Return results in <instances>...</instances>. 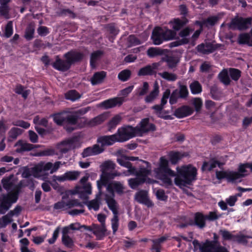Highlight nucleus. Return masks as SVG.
I'll use <instances>...</instances> for the list:
<instances>
[{
	"instance_id": "obj_1",
	"label": "nucleus",
	"mask_w": 252,
	"mask_h": 252,
	"mask_svg": "<svg viewBox=\"0 0 252 252\" xmlns=\"http://www.w3.org/2000/svg\"><path fill=\"white\" fill-rule=\"evenodd\" d=\"M176 170L177 172L171 169L168 165V160L165 157H161L159 159L158 167L155 169V173L158 179L167 187L173 186L170 177H175L174 184L180 188L191 185L192 182L196 180L197 169L192 165L189 164L181 167H177Z\"/></svg>"
},
{
	"instance_id": "obj_2",
	"label": "nucleus",
	"mask_w": 252,
	"mask_h": 252,
	"mask_svg": "<svg viewBox=\"0 0 252 252\" xmlns=\"http://www.w3.org/2000/svg\"><path fill=\"white\" fill-rule=\"evenodd\" d=\"M89 111V107L80 108L70 114L64 115V112H60L55 113L50 117L53 119V122L56 125L60 126H63L64 129L68 133H71L75 130L73 127L78 124V121L81 119V117L86 114Z\"/></svg>"
},
{
	"instance_id": "obj_3",
	"label": "nucleus",
	"mask_w": 252,
	"mask_h": 252,
	"mask_svg": "<svg viewBox=\"0 0 252 252\" xmlns=\"http://www.w3.org/2000/svg\"><path fill=\"white\" fill-rule=\"evenodd\" d=\"M247 169L251 170L252 173V162L240 164L238 167L237 171L232 170L217 171H216V179L218 180L225 179L227 182L233 183L249 175Z\"/></svg>"
},
{
	"instance_id": "obj_4",
	"label": "nucleus",
	"mask_w": 252,
	"mask_h": 252,
	"mask_svg": "<svg viewBox=\"0 0 252 252\" xmlns=\"http://www.w3.org/2000/svg\"><path fill=\"white\" fill-rule=\"evenodd\" d=\"M23 187L22 183L15 186L13 190L6 194L1 195L0 197V214L4 215L9 209L12 204L16 203Z\"/></svg>"
},
{
	"instance_id": "obj_5",
	"label": "nucleus",
	"mask_w": 252,
	"mask_h": 252,
	"mask_svg": "<svg viewBox=\"0 0 252 252\" xmlns=\"http://www.w3.org/2000/svg\"><path fill=\"white\" fill-rule=\"evenodd\" d=\"M176 32L172 30H165L160 27H155L152 31L151 38L155 45H160L164 41L175 38Z\"/></svg>"
},
{
	"instance_id": "obj_6",
	"label": "nucleus",
	"mask_w": 252,
	"mask_h": 252,
	"mask_svg": "<svg viewBox=\"0 0 252 252\" xmlns=\"http://www.w3.org/2000/svg\"><path fill=\"white\" fill-rule=\"evenodd\" d=\"M147 54L150 58L161 56V61L166 63H178V61L167 49L158 47H150L147 51Z\"/></svg>"
},
{
	"instance_id": "obj_7",
	"label": "nucleus",
	"mask_w": 252,
	"mask_h": 252,
	"mask_svg": "<svg viewBox=\"0 0 252 252\" xmlns=\"http://www.w3.org/2000/svg\"><path fill=\"white\" fill-rule=\"evenodd\" d=\"M103 186H106V191L110 194V195L105 194V196H104V200H105L106 204L108 205V203L114 202L115 206H117V203L114 199L115 192L118 195H122L124 193L123 185L120 182L114 181L109 184L107 183L106 185Z\"/></svg>"
},
{
	"instance_id": "obj_8",
	"label": "nucleus",
	"mask_w": 252,
	"mask_h": 252,
	"mask_svg": "<svg viewBox=\"0 0 252 252\" xmlns=\"http://www.w3.org/2000/svg\"><path fill=\"white\" fill-rule=\"evenodd\" d=\"M148 132H141L136 131L132 128L130 125H126L118 128L117 133L112 134L116 135V137L121 138L122 140H129L135 136H142L143 134Z\"/></svg>"
},
{
	"instance_id": "obj_9",
	"label": "nucleus",
	"mask_w": 252,
	"mask_h": 252,
	"mask_svg": "<svg viewBox=\"0 0 252 252\" xmlns=\"http://www.w3.org/2000/svg\"><path fill=\"white\" fill-rule=\"evenodd\" d=\"M193 251H195L197 248H199L200 252H212L214 249L213 242L208 241L203 244L202 246L199 244V242L196 239L193 241ZM214 252H229L227 249L222 246H219L215 249Z\"/></svg>"
},
{
	"instance_id": "obj_10",
	"label": "nucleus",
	"mask_w": 252,
	"mask_h": 252,
	"mask_svg": "<svg viewBox=\"0 0 252 252\" xmlns=\"http://www.w3.org/2000/svg\"><path fill=\"white\" fill-rule=\"evenodd\" d=\"M106 119L107 114L102 113L90 120H88L85 117H82L80 118L81 119L80 123L77 124L79 125L80 127L85 126L93 127L102 124Z\"/></svg>"
},
{
	"instance_id": "obj_11",
	"label": "nucleus",
	"mask_w": 252,
	"mask_h": 252,
	"mask_svg": "<svg viewBox=\"0 0 252 252\" xmlns=\"http://www.w3.org/2000/svg\"><path fill=\"white\" fill-rule=\"evenodd\" d=\"M106 119L107 114L102 113L90 120H88L85 117H82L80 118L81 119L80 123L77 124L79 125L80 127L85 126L93 127L102 124Z\"/></svg>"
},
{
	"instance_id": "obj_12",
	"label": "nucleus",
	"mask_w": 252,
	"mask_h": 252,
	"mask_svg": "<svg viewBox=\"0 0 252 252\" xmlns=\"http://www.w3.org/2000/svg\"><path fill=\"white\" fill-rule=\"evenodd\" d=\"M219 233L221 236L223 241H232L239 244H246L247 237L243 235H233L229 231L225 229H221Z\"/></svg>"
},
{
	"instance_id": "obj_13",
	"label": "nucleus",
	"mask_w": 252,
	"mask_h": 252,
	"mask_svg": "<svg viewBox=\"0 0 252 252\" xmlns=\"http://www.w3.org/2000/svg\"><path fill=\"white\" fill-rule=\"evenodd\" d=\"M133 129L139 132H154L156 131V126L149 122V118H145L141 119L137 126L133 127Z\"/></svg>"
},
{
	"instance_id": "obj_14",
	"label": "nucleus",
	"mask_w": 252,
	"mask_h": 252,
	"mask_svg": "<svg viewBox=\"0 0 252 252\" xmlns=\"http://www.w3.org/2000/svg\"><path fill=\"white\" fill-rule=\"evenodd\" d=\"M63 57L66 60V63H75L82 61L85 54L76 50H71L64 54Z\"/></svg>"
},
{
	"instance_id": "obj_15",
	"label": "nucleus",
	"mask_w": 252,
	"mask_h": 252,
	"mask_svg": "<svg viewBox=\"0 0 252 252\" xmlns=\"http://www.w3.org/2000/svg\"><path fill=\"white\" fill-rule=\"evenodd\" d=\"M80 175V172L77 171H67L60 176L53 175V181L64 182V181H73L76 180Z\"/></svg>"
},
{
	"instance_id": "obj_16",
	"label": "nucleus",
	"mask_w": 252,
	"mask_h": 252,
	"mask_svg": "<svg viewBox=\"0 0 252 252\" xmlns=\"http://www.w3.org/2000/svg\"><path fill=\"white\" fill-rule=\"evenodd\" d=\"M128 139L122 140L120 138L115 137V135L109 136H101L97 138V143L102 145V146H111L115 142H124Z\"/></svg>"
},
{
	"instance_id": "obj_17",
	"label": "nucleus",
	"mask_w": 252,
	"mask_h": 252,
	"mask_svg": "<svg viewBox=\"0 0 252 252\" xmlns=\"http://www.w3.org/2000/svg\"><path fill=\"white\" fill-rule=\"evenodd\" d=\"M114 204V202H110L107 206L113 213V218L111 219V227L113 234H115L118 229V206H115Z\"/></svg>"
},
{
	"instance_id": "obj_18",
	"label": "nucleus",
	"mask_w": 252,
	"mask_h": 252,
	"mask_svg": "<svg viewBox=\"0 0 252 252\" xmlns=\"http://www.w3.org/2000/svg\"><path fill=\"white\" fill-rule=\"evenodd\" d=\"M193 113V109L188 105H183L178 108L174 111V116L178 119L185 118Z\"/></svg>"
},
{
	"instance_id": "obj_19",
	"label": "nucleus",
	"mask_w": 252,
	"mask_h": 252,
	"mask_svg": "<svg viewBox=\"0 0 252 252\" xmlns=\"http://www.w3.org/2000/svg\"><path fill=\"white\" fill-rule=\"evenodd\" d=\"M135 200L148 207L153 206V203L148 198L147 192L145 190H142L137 192L135 194Z\"/></svg>"
},
{
	"instance_id": "obj_20",
	"label": "nucleus",
	"mask_w": 252,
	"mask_h": 252,
	"mask_svg": "<svg viewBox=\"0 0 252 252\" xmlns=\"http://www.w3.org/2000/svg\"><path fill=\"white\" fill-rule=\"evenodd\" d=\"M103 152V149L97 144H94L92 147H89L84 149L81 156L83 158L88 157L97 155Z\"/></svg>"
},
{
	"instance_id": "obj_21",
	"label": "nucleus",
	"mask_w": 252,
	"mask_h": 252,
	"mask_svg": "<svg viewBox=\"0 0 252 252\" xmlns=\"http://www.w3.org/2000/svg\"><path fill=\"white\" fill-rule=\"evenodd\" d=\"M206 219L203 218L202 213L201 212H197L194 214L193 220H190L189 221V225L195 226L199 229H202L205 227V220Z\"/></svg>"
},
{
	"instance_id": "obj_22",
	"label": "nucleus",
	"mask_w": 252,
	"mask_h": 252,
	"mask_svg": "<svg viewBox=\"0 0 252 252\" xmlns=\"http://www.w3.org/2000/svg\"><path fill=\"white\" fill-rule=\"evenodd\" d=\"M117 176H118V174L116 172L110 173L103 171L102 175H101V180L97 181V187H98L99 190H100L102 186H106L108 181L114 179Z\"/></svg>"
},
{
	"instance_id": "obj_23",
	"label": "nucleus",
	"mask_w": 252,
	"mask_h": 252,
	"mask_svg": "<svg viewBox=\"0 0 252 252\" xmlns=\"http://www.w3.org/2000/svg\"><path fill=\"white\" fill-rule=\"evenodd\" d=\"M124 102V98L116 97L106 99L102 102V106L105 109L112 108L116 106H120Z\"/></svg>"
},
{
	"instance_id": "obj_24",
	"label": "nucleus",
	"mask_w": 252,
	"mask_h": 252,
	"mask_svg": "<svg viewBox=\"0 0 252 252\" xmlns=\"http://www.w3.org/2000/svg\"><path fill=\"white\" fill-rule=\"evenodd\" d=\"M92 231H90L94 233V235L96 236V239L98 240H102L105 236V232H106V228L105 225H99L96 224H93L92 226Z\"/></svg>"
},
{
	"instance_id": "obj_25",
	"label": "nucleus",
	"mask_w": 252,
	"mask_h": 252,
	"mask_svg": "<svg viewBox=\"0 0 252 252\" xmlns=\"http://www.w3.org/2000/svg\"><path fill=\"white\" fill-rule=\"evenodd\" d=\"M219 47L218 44H214L208 42L206 44L202 43L197 46V48L199 52L203 53H210L214 52Z\"/></svg>"
},
{
	"instance_id": "obj_26",
	"label": "nucleus",
	"mask_w": 252,
	"mask_h": 252,
	"mask_svg": "<svg viewBox=\"0 0 252 252\" xmlns=\"http://www.w3.org/2000/svg\"><path fill=\"white\" fill-rule=\"evenodd\" d=\"M189 21L186 17H183L182 19L179 18H174L169 22L171 25L173 31L176 32V31L180 30L182 28L187 25Z\"/></svg>"
},
{
	"instance_id": "obj_27",
	"label": "nucleus",
	"mask_w": 252,
	"mask_h": 252,
	"mask_svg": "<svg viewBox=\"0 0 252 252\" xmlns=\"http://www.w3.org/2000/svg\"><path fill=\"white\" fill-rule=\"evenodd\" d=\"M159 65V64H153V66L148 65L143 67L141 69H139L137 75L139 76H144L148 75L152 76L155 74L156 71L155 70Z\"/></svg>"
},
{
	"instance_id": "obj_28",
	"label": "nucleus",
	"mask_w": 252,
	"mask_h": 252,
	"mask_svg": "<svg viewBox=\"0 0 252 252\" xmlns=\"http://www.w3.org/2000/svg\"><path fill=\"white\" fill-rule=\"evenodd\" d=\"M107 32L109 33V35L108 36L109 40L113 42L116 38V35L119 32V30L117 28L114 23H110L107 24L105 27Z\"/></svg>"
},
{
	"instance_id": "obj_29",
	"label": "nucleus",
	"mask_w": 252,
	"mask_h": 252,
	"mask_svg": "<svg viewBox=\"0 0 252 252\" xmlns=\"http://www.w3.org/2000/svg\"><path fill=\"white\" fill-rule=\"evenodd\" d=\"M220 163L219 161L213 158L209 161H205L203 162V164H202L201 170L202 171H210L216 168L217 166H220Z\"/></svg>"
},
{
	"instance_id": "obj_30",
	"label": "nucleus",
	"mask_w": 252,
	"mask_h": 252,
	"mask_svg": "<svg viewBox=\"0 0 252 252\" xmlns=\"http://www.w3.org/2000/svg\"><path fill=\"white\" fill-rule=\"evenodd\" d=\"M105 76L106 72L103 71L95 72L93 77L91 78V83L94 86L98 85L102 83Z\"/></svg>"
},
{
	"instance_id": "obj_31",
	"label": "nucleus",
	"mask_w": 252,
	"mask_h": 252,
	"mask_svg": "<svg viewBox=\"0 0 252 252\" xmlns=\"http://www.w3.org/2000/svg\"><path fill=\"white\" fill-rule=\"evenodd\" d=\"M184 157V155L180 152L171 151L168 153V158L171 164L175 165L178 163V161L180 160L182 158Z\"/></svg>"
},
{
	"instance_id": "obj_32",
	"label": "nucleus",
	"mask_w": 252,
	"mask_h": 252,
	"mask_svg": "<svg viewBox=\"0 0 252 252\" xmlns=\"http://www.w3.org/2000/svg\"><path fill=\"white\" fill-rule=\"evenodd\" d=\"M170 96V90L168 89L165 90V91L162 93V99H161V103L159 104H155L153 106V108L156 109L157 111H160L164 108V106L167 103V99Z\"/></svg>"
},
{
	"instance_id": "obj_33",
	"label": "nucleus",
	"mask_w": 252,
	"mask_h": 252,
	"mask_svg": "<svg viewBox=\"0 0 252 252\" xmlns=\"http://www.w3.org/2000/svg\"><path fill=\"white\" fill-rule=\"evenodd\" d=\"M121 121V117L118 115H115V116L107 123V130L112 132V130L115 129V127L119 124Z\"/></svg>"
},
{
	"instance_id": "obj_34",
	"label": "nucleus",
	"mask_w": 252,
	"mask_h": 252,
	"mask_svg": "<svg viewBox=\"0 0 252 252\" xmlns=\"http://www.w3.org/2000/svg\"><path fill=\"white\" fill-rule=\"evenodd\" d=\"M64 97L67 100L74 102L81 98V94L75 90H71L65 93Z\"/></svg>"
},
{
	"instance_id": "obj_35",
	"label": "nucleus",
	"mask_w": 252,
	"mask_h": 252,
	"mask_svg": "<svg viewBox=\"0 0 252 252\" xmlns=\"http://www.w3.org/2000/svg\"><path fill=\"white\" fill-rule=\"evenodd\" d=\"M104 55V52L101 50H97L92 53L90 56V63H96L100 61Z\"/></svg>"
},
{
	"instance_id": "obj_36",
	"label": "nucleus",
	"mask_w": 252,
	"mask_h": 252,
	"mask_svg": "<svg viewBox=\"0 0 252 252\" xmlns=\"http://www.w3.org/2000/svg\"><path fill=\"white\" fill-rule=\"evenodd\" d=\"M146 178L135 177L131 178L128 180V184L132 189H135L138 186L142 185L145 182Z\"/></svg>"
},
{
	"instance_id": "obj_37",
	"label": "nucleus",
	"mask_w": 252,
	"mask_h": 252,
	"mask_svg": "<svg viewBox=\"0 0 252 252\" xmlns=\"http://www.w3.org/2000/svg\"><path fill=\"white\" fill-rule=\"evenodd\" d=\"M35 32V27L34 25L31 23L27 27L24 37L27 41H30L32 40L34 37V34Z\"/></svg>"
},
{
	"instance_id": "obj_38",
	"label": "nucleus",
	"mask_w": 252,
	"mask_h": 252,
	"mask_svg": "<svg viewBox=\"0 0 252 252\" xmlns=\"http://www.w3.org/2000/svg\"><path fill=\"white\" fill-rule=\"evenodd\" d=\"M82 185V188L77 189V193L80 194V197L86 198L87 195L91 194V185L86 184Z\"/></svg>"
},
{
	"instance_id": "obj_39",
	"label": "nucleus",
	"mask_w": 252,
	"mask_h": 252,
	"mask_svg": "<svg viewBox=\"0 0 252 252\" xmlns=\"http://www.w3.org/2000/svg\"><path fill=\"white\" fill-rule=\"evenodd\" d=\"M63 228H67L68 229H71V230H81V229L83 228L84 230L86 231H92V228H91V226L85 225H82L79 222L72 223L67 226H65Z\"/></svg>"
},
{
	"instance_id": "obj_40",
	"label": "nucleus",
	"mask_w": 252,
	"mask_h": 252,
	"mask_svg": "<svg viewBox=\"0 0 252 252\" xmlns=\"http://www.w3.org/2000/svg\"><path fill=\"white\" fill-rule=\"evenodd\" d=\"M152 109L154 111V114L157 116V117L161 118L164 120H173V117L171 115H168V111L163 110V108L161 109L160 111H157L155 109L152 108Z\"/></svg>"
},
{
	"instance_id": "obj_41",
	"label": "nucleus",
	"mask_w": 252,
	"mask_h": 252,
	"mask_svg": "<svg viewBox=\"0 0 252 252\" xmlns=\"http://www.w3.org/2000/svg\"><path fill=\"white\" fill-rule=\"evenodd\" d=\"M190 91L193 95L198 94L202 92V86L197 81H194L190 84Z\"/></svg>"
},
{
	"instance_id": "obj_42",
	"label": "nucleus",
	"mask_w": 252,
	"mask_h": 252,
	"mask_svg": "<svg viewBox=\"0 0 252 252\" xmlns=\"http://www.w3.org/2000/svg\"><path fill=\"white\" fill-rule=\"evenodd\" d=\"M227 72H228L229 77H231V79L234 81H237L241 76V71L235 68H229Z\"/></svg>"
},
{
	"instance_id": "obj_43",
	"label": "nucleus",
	"mask_w": 252,
	"mask_h": 252,
	"mask_svg": "<svg viewBox=\"0 0 252 252\" xmlns=\"http://www.w3.org/2000/svg\"><path fill=\"white\" fill-rule=\"evenodd\" d=\"M219 80L221 81V83L223 84V85L228 86L230 84V78L231 77H229L228 75V72H227L226 69H223L221 70V72L219 73Z\"/></svg>"
},
{
	"instance_id": "obj_44",
	"label": "nucleus",
	"mask_w": 252,
	"mask_h": 252,
	"mask_svg": "<svg viewBox=\"0 0 252 252\" xmlns=\"http://www.w3.org/2000/svg\"><path fill=\"white\" fill-rule=\"evenodd\" d=\"M158 95V88L157 86H155L154 90L145 97V102L146 103L152 102L157 98Z\"/></svg>"
},
{
	"instance_id": "obj_45",
	"label": "nucleus",
	"mask_w": 252,
	"mask_h": 252,
	"mask_svg": "<svg viewBox=\"0 0 252 252\" xmlns=\"http://www.w3.org/2000/svg\"><path fill=\"white\" fill-rule=\"evenodd\" d=\"M241 17L236 16L232 18L229 23L227 24L229 29L232 30H238L239 31Z\"/></svg>"
},
{
	"instance_id": "obj_46",
	"label": "nucleus",
	"mask_w": 252,
	"mask_h": 252,
	"mask_svg": "<svg viewBox=\"0 0 252 252\" xmlns=\"http://www.w3.org/2000/svg\"><path fill=\"white\" fill-rule=\"evenodd\" d=\"M222 214H218L217 211H211L207 215H203L204 219H207L210 221H214L221 218Z\"/></svg>"
},
{
	"instance_id": "obj_47",
	"label": "nucleus",
	"mask_w": 252,
	"mask_h": 252,
	"mask_svg": "<svg viewBox=\"0 0 252 252\" xmlns=\"http://www.w3.org/2000/svg\"><path fill=\"white\" fill-rule=\"evenodd\" d=\"M45 66L51 65L53 68L61 72L67 71L70 68L71 64H45Z\"/></svg>"
},
{
	"instance_id": "obj_48",
	"label": "nucleus",
	"mask_w": 252,
	"mask_h": 252,
	"mask_svg": "<svg viewBox=\"0 0 252 252\" xmlns=\"http://www.w3.org/2000/svg\"><path fill=\"white\" fill-rule=\"evenodd\" d=\"M252 21L250 18L241 17L239 31H245L250 28Z\"/></svg>"
},
{
	"instance_id": "obj_49",
	"label": "nucleus",
	"mask_w": 252,
	"mask_h": 252,
	"mask_svg": "<svg viewBox=\"0 0 252 252\" xmlns=\"http://www.w3.org/2000/svg\"><path fill=\"white\" fill-rule=\"evenodd\" d=\"M218 21V18L217 16H211L208 17L205 20H204L202 22H199V25L200 27H202L203 25L208 27V26H214L217 21Z\"/></svg>"
},
{
	"instance_id": "obj_50",
	"label": "nucleus",
	"mask_w": 252,
	"mask_h": 252,
	"mask_svg": "<svg viewBox=\"0 0 252 252\" xmlns=\"http://www.w3.org/2000/svg\"><path fill=\"white\" fill-rule=\"evenodd\" d=\"M251 36L247 33H241L238 38V42L240 44H248L250 45Z\"/></svg>"
},
{
	"instance_id": "obj_51",
	"label": "nucleus",
	"mask_w": 252,
	"mask_h": 252,
	"mask_svg": "<svg viewBox=\"0 0 252 252\" xmlns=\"http://www.w3.org/2000/svg\"><path fill=\"white\" fill-rule=\"evenodd\" d=\"M131 74L130 70L125 69L118 74V78L122 82H126L129 79Z\"/></svg>"
},
{
	"instance_id": "obj_52",
	"label": "nucleus",
	"mask_w": 252,
	"mask_h": 252,
	"mask_svg": "<svg viewBox=\"0 0 252 252\" xmlns=\"http://www.w3.org/2000/svg\"><path fill=\"white\" fill-rule=\"evenodd\" d=\"M150 173V170L141 167L139 168L138 171L135 172L134 174H130L132 175L136 176L135 178H144L146 179V177Z\"/></svg>"
},
{
	"instance_id": "obj_53",
	"label": "nucleus",
	"mask_w": 252,
	"mask_h": 252,
	"mask_svg": "<svg viewBox=\"0 0 252 252\" xmlns=\"http://www.w3.org/2000/svg\"><path fill=\"white\" fill-rule=\"evenodd\" d=\"M162 78L168 81H174L176 80V75L167 71H163L158 73Z\"/></svg>"
},
{
	"instance_id": "obj_54",
	"label": "nucleus",
	"mask_w": 252,
	"mask_h": 252,
	"mask_svg": "<svg viewBox=\"0 0 252 252\" xmlns=\"http://www.w3.org/2000/svg\"><path fill=\"white\" fill-rule=\"evenodd\" d=\"M189 42V39L187 38H183L182 39H179L176 41L170 42L168 46L170 48H173L178 47L180 45H185Z\"/></svg>"
},
{
	"instance_id": "obj_55",
	"label": "nucleus",
	"mask_w": 252,
	"mask_h": 252,
	"mask_svg": "<svg viewBox=\"0 0 252 252\" xmlns=\"http://www.w3.org/2000/svg\"><path fill=\"white\" fill-rule=\"evenodd\" d=\"M99 204H100L99 200H98V199H94L89 201L88 204H87V206H88L89 209H93L95 211H96L98 210V208H99Z\"/></svg>"
},
{
	"instance_id": "obj_56",
	"label": "nucleus",
	"mask_w": 252,
	"mask_h": 252,
	"mask_svg": "<svg viewBox=\"0 0 252 252\" xmlns=\"http://www.w3.org/2000/svg\"><path fill=\"white\" fill-rule=\"evenodd\" d=\"M34 149V145L28 143H24L20 145V148L16 149L17 153L30 151Z\"/></svg>"
},
{
	"instance_id": "obj_57",
	"label": "nucleus",
	"mask_w": 252,
	"mask_h": 252,
	"mask_svg": "<svg viewBox=\"0 0 252 252\" xmlns=\"http://www.w3.org/2000/svg\"><path fill=\"white\" fill-rule=\"evenodd\" d=\"M22 133H23V129L17 127H12L10 131H9V137L15 139Z\"/></svg>"
},
{
	"instance_id": "obj_58",
	"label": "nucleus",
	"mask_w": 252,
	"mask_h": 252,
	"mask_svg": "<svg viewBox=\"0 0 252 252\" xmlns=\"http://www.w3.org/2000/svg\"><path fill=\"white\" fill-rule=\"evenodd\" d=\"M178 95H179L180 98L182 99L187 98L189 95V91L187 86L183 85L180 86L179 90H178Z\"/></svg>"
},
{
	"instance_id": "obj_59",
	"label": "nucleus",
	"mask_w": 252,
	"mask_h": 252,
	"mask_svg": "<svg viewBox=\"0 0 252 252\" xmlns=\"http://www.w3.org/2000/svg\"><path fill=\"white\" fill-rule=\"evenodd\" d=\"M13 32V22L11 21H9L5 26L4 31L5 36L9 38L12 35Z\"/></svg>"
},
{
	"instance_id": "obj_60",
	"label": "nucleus",
	"mask_w": 252,
	"mask_h": 252,
	"mask_svg": "<svg viewBox=\"0 0 252 252\" xmlns=\"http://www.w3.org/2000/svg\"><path fill=\"white\" fill-rule=\"evenodd\" d=\"M62 242L67 248L71 249L73 247V241L69 236L62 237Z\"/></svg>"
},
{
	"instance_id": "obj_61",
	"label": "nucleus",
	"mask_w": 252,
	"mask_h": 252,
	"mask_svg": "<svg viewBox=\"0 0 252 252\" xmlns=\"http://www.w3.org/2000/svg\"><path fill=\"white\" fill-rule=\"evenodd\" d=\"M129 46H135L141 44L140 40L135 35H130L127 38Z\"/></svg>"
},
{
	"instance_id": "obj_62",
	"label": "nucleus",
	"mask_w": 252,
	"mask_h": 252,
	"mask_svg": "<svg viewBox=\"0 0 252 252\" xmlns=\"http://www.w3.org/2000/svg\"><path fill=\"white\" fill-rule=\"evenodd\" d=\"M33 123L35 125H38L40 126H43L45 128L48 126V120L47 119L43 118L40 119L38 116L34 117V119H33Z\"/></svg>"
},
{
	"instance_id": "obj_63",
	"label": "nucleus",
	"mask_w": 252,
	"mask_h": 252,
	"mask_svg": "<svg viewBox=\"0 0 252 252\" xmlns=\"http://www.w3.org/2000/svg\"><path fill=\"white\" fill-rule=\"evenodd\" d=\"M12 125L14 126L20 127L23 128L27 129L30 126V124L24 120H16V121L13 122Z\"/></svg>"
},
{
	"instance_id": "obj_64",
	"label": "nucleus",
	"mask_w": 252,
	"mask_h": 252,
	"mask_svg": "<svg viewBox=\"0 0 252 252\" xmlns=\"http://www.w3.org/2000/svg\"><path fill=\"white\" fill-rule=\"evenodd\" d=\"M115 168V164L111 160L104 161L102 164V169L103 171H107L109 170H114Z\"/></svg>"
}]
</instances>
